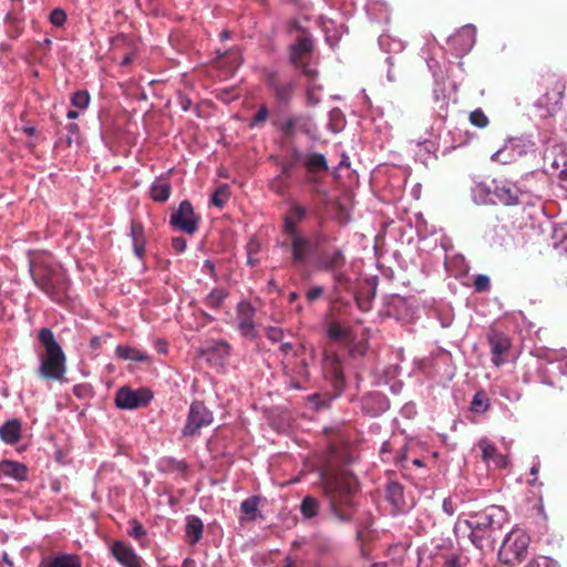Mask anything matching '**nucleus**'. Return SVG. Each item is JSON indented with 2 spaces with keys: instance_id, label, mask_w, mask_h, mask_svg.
Listing matches in <instances>:
<instances>
[{
  "instance_id": "obj_1",
  "label": "nucleus",
  "mask_w": 567,
  "mask_h": 567,
  "mask_svg": "<svg viewBox=\"0 0 567 567\" xmlns=\"http://www.w3.org/2000/svg\"><path fill=\"white\" fill-rule=\"evenodd\" d=\"M322 489L329 501L330 513L340 523H350L353 518L355 503L353 496L358 491L357 481L329 468L319 471Z\"/></svg>"
},
{
  "instance_id": "obj_2",
  "label": "nucleus",
  "mask_w": 567,
  "mask_h": 567,
  "mask_svg": "<svg viewBox=\"0 0 567 567\" xmlns=\"http://www.w3.org/2000/svg\"><path fill=\"white\" fill-rule=\"evenodd\" d=\"M507 522L506 509L503 506L492 505L481 512L471 513L464 520V525L470 529L468 538L477 549L492 551Z\"/></svg>"
},
{
  "instance_id": "obj_3",
  "label": "nucleus",
  "mask_w": 567,
  "mask_h": 567,
  "mask_svg": "<svg viewBox=\"0 0 567 567\" xmlns=\"http://www.w3.org/2000/svg\"><path fill=\"white\" fill-rule=\"evenodd\" d=\"M29 272L37 288L51 301L63 305L70 299L71 279L63 267L42 259H29Z\"/></svg>"
},
{
  "instance_id": "obj_4",
  "label": "nucleus",
  "mask_w": 567,
  "mask_h": 567,
  "mask_svg": "<svg viewBox=\"0 0 567 567\" xmlns=\"http://www.w3.org/2000/svg\"><path fill=\"white\" fill-rule=\"evenodd\" d=\"M537 85L539 96L536 102H534V111L537 112V115L544 121V126L540 127L545 132L542 142L549 144L551 137L548 133H551V128L554 127L553 117L561 107L566 85L559 75L555 73L542 75Z\"/></svg>"
},
{
  "instance_id": "obj_5",
  "label": "nucleus",
  "mask_w": 567,
  "mask_h": 567,
  "mask_svg": "<svg viewBox=\"0 0 567 567\" xmlns=\"http://www.w3.org/2000/svg\"><path fill=\"white\" fill-rule=\"evenodd\" d=\"M330 237L321 231L308 234L305 230L276 239V246L288 254V260L296 269L311 266L321 244H327Z\"/></svg>"
},
{
  "instance_id": "obj_6",
  "label": "nucleus",
  "mask_w": 567,
  "mask_h": 567,
  "mask_svg": "<svg viewBox=\"0 0 567 567\" xmlns=\"http://www.w3.org/2000/svg\"><path fill=\"white\" fill-rule=\"evenodd\" d=\"M38 340L44 349L38 354L39 377L47 380H62L66 372V358L62 347L55 340L53 331L50 328H41L38 331Z\"/></svg>"
},
{
  "instance_id": "obj_7",
  "label": "nucleus",
  "mask_w": 567,
  "mask_h": 567,
  "mask_svg": "<svg viewBox=\"0 0 567 567\" xmlns=\"http://www.w3.org/2000/svg\"><path fill=\"white\" fill-rule=\"evenodd\" d=\"M561 353L547 348H534V369L543 385L563 389L565 375L567 377V361H563Z\"/></svg>"
},
{
  "instance_id": "obj_8",
  "label": "nucleus",
  "mask_w": 567,
  "mask_h": 567,
  "mask_svg": "<svg viewBox=\"0 0 567 567\" xmlns=\"http://www.w3.org/2000/svg\"><path fill=\"white\" fill-rule=\"evenodd\" d=\"M532 543L530 535L522 528L515 527L504 537L498 550V559L506 565L523 561Z\"/></svg>"
},
{
  "instance_id": "obj_9",
  "label": "nucleus",
  "mask_w": 567,
  "mask_h": 567,
  "mask_svg": "<svg viewBox=\"0 0 567 567\" xmlns=\"http://www.w3.org/2000/svg\"><path fill=\"white\" fill-rule=\"evenodd\" d=\"M534 244H537L540 247V254L545 250L543 249V246H547L558 255L567 256V223L559 227H556L549 220L540 224L537 233H534Z\"/></svg>"
},
{
  "instance_id": "obj_10",
  "label": "nucleus",
  "mask_w": 567,
  "mask_h": 567,
  "mask_svg": "<svg viewBox=\"0 0 567 567\" xmlns=\"http://www.w3.org/2000/svg\"><path fill=\"white\" fill-rule=\"evenodd\" d=\"M214 422V413L203 401L195 400L190 403L186 422L182 429L184 437H196L200 435L203 427L209 426Z\"/></svg>"
},
{
  "instance_id": "obj_11",
  "label": "nucleus",
  "mask_w": 567,
  "mask_h": 567,
  "mask_svg": "<svg viewBox=\"0 0 567 567\" xmlns=\"http://www.w3.org/2000/svg\"><path fill=\"white\" fill-rule=\"evenodd\" d=\"M265 83L279 107L287 109L290 106L297 90V80H285L276 71H269L266 74Z\"/></svg>"
},
{
  "instance_id": "obj_12",
  "label": "nucleus",
  "mask_w": 567,
  "mask_h": 567,
  "mask_svg": "<svg viewBox=\"0 0 567 567\" xmlns=\"http://www.w3.org/2000/svg\"><path fill=\"white\" fill-rule=\"evenodd\" d=\"M154 394L148 388L133 390L127 385L118 388L114 395V404L121 410H137L147 406Z\"/></svg>"
},
{
  "instance_id": "obj_13",
  "label": "nucleus",
  "mask_w": 567,
  "mask_h": 567,
  "mask_svg": "<svg viewBox=\"0 0 567 567\" xmlns=\"http://www.w3.org/2000/svg\"><path fill=\"white\" fill-rule=\"evenodd\" d=\"M347 257L344 250L339 246H326L321 244L311 266L320 271H336L337 268H346Z\"/></svg>"
},
{
  "instance_id": "obj_14",
  "label": "nucleus",
  "mask_w": 567,
  "mask_h": 567,
  "mask_svg": "<svg viewBox=\"0 0 567 567\" xmlns=\"http://www.w3.org/2000/svg\"><path fill=\"white\" fill-rule=\"evenodd\" d=\"M308 214L309 208L306 205L296 200L289 203L287 212L281 216L278 237L303 231L301 223L308 217Z\"/></svg>"
},
{
  "instance_id": "obj_15",
  "label": "nucleus",
  "mask_w": 567,
  "mask_h": 567,
  "mask_svg": "<svg viewBox=\"0 0 567 567\" xmlns=\"http://www.w3.org/2000/svg\"><path fill=\"white\" fill-rule=\"evenodd\" d=\"M199 217L195 215L193 205L189 200H182L177 210L169 217V225L177 230L186 234H194L198 228Z\"/></svg>"
},
{
  "instance_id": "obj_16",
  "label": "nucleus",
  "mask_w": 567,
  "mask_h": 567,
  "mask_svg": "<svg viewBox=\"0 0 567 567\" xmlns=\"http://www.w3.org/2000/svg\"><path fill=\"white\" fill-rule=\"evenodd\" d=\"M493 196L496 197L497 202L511 206L518 204H530V195L528 192L522 190L516 184H503L498 185L493 181Z\"/></svg>"
},
{
  "instance_id": "obj_17",
  "label": "nucleus",
  "mask_w": 567,
  "mask_h": 567,
  "mask_svg": "<svg viewBox=\"0 0 567 567\" xmlns=\"http://www.w3.org/2000/svg\"><path fill=\"white\" fill-rule=\"evenodd\" d=\"M255 315L256 309L249 301L243 300L237 303V328L241 337L250 340H255L257 338V331L254 322Z\"/></svg>"
},
{
  "instance_id": "obj_18",
  "label": "nucleus",
  "mask_w": 567,
  "mask_h": 567,
  "mask_svg": "<svg viewBox=\"0 0 567 567\" xmlns=\"http://www.w3.org/2000/svg\"><path fill=\"white\" fill-rule=\"evenodd\" d=\"M360 408L363 414L378 417L390 409V400L384 393L372 391L361 396Z\"/></svg>"
},
{
  "instance_id": "obj_19",
  "label": "nucleus",
  "mask_w": 567,
  "mask_h": 567,
  "mask_svg": "<svg viewBox=\"0 0 567 567\" xmlns=\"http://www.w3.org/2000/svg\"><path fill=\"white\" fill-rule=\"evenodd\" d=\"M476 29L472 24L462 27L449 38V43L460 55L468 53L475 43Z\"/></svg>"
},
{
  "instance_id": "obj_20",
  "label": "nucleus",
  "mask_w": 567,
  "mask_h": 567,
  "mask_svg": "<svg viewBox=\"0 0 567 567\" xmlns=\"http://www.w3.org/2000/svg\"><path fill=\"white\" fill-rule=\"evenodd\" d=\"M272 125L280 131V133L287 137H292L297 130H300L303 133H308L309 130L307 127V121L303 115L295 114L287 118L276 117L272 120Z\"/></svg>"
},
{
  "instance_id": "obj_21",
  "label": "nucleus",
  "mask_w": 567,
  "mask_h": 567,
  "mask_svg": "<svg viewBox=\"0 0 567 567\" xmlns=\"http://www.w3.org/2000/svg\"><path fill=\"white\" fill-rule=\"evenodd\" d=\"M488 343L492 351V362L499 367L504 363V354L511 348L509 339L497 330H491L487 334Z\"/></svg>"
},
{
  "instance_id": "obj_22",
  "label": "nucleus",
  "mask_w": 567,
  "mask_h": 567,
  "mask_svg": "<svg viewBox=\"0 0 567 567\" xmlns=\"http://www.w3.org/2000/svg\"><path fill=\"white\" fill-rule=\"evenodd\" d=\"M39 567H82V560L76 554L53 551L42 557Z\"/></svg>"
},
{
  "instance_id": "obj_23",
  "label": "nucleus",
  "mask_w": 567,
  "mask_h": 567,
  "mask_svg": "<svg viewBox=\"0 0 567 567\" xmlns=\"http://www.w3.org/2000/svg\"><path fill=\"white\" fill-rule=\"evenodd\" d=\"M323 373L326 378L331 379L334 388H341L344 383L343 367L340 358L336 353L326 352L323 355Z\"/></svg>"
},
{
  "instance_id": "obj_24",
  "label": "nucleus",
  "mask_w": 567,
  "mask_h": 567,
  "mask_svg": "<svg viewBox=\"0 0 567 567\" xmlns=\"http://www.w3.org/2000/svg\"><path fill=\"white\" fill-rule=\"evenodd\" d=\"M114 558L124 567H141V558L132 546L124 542L116 540L111 547Z\"/></svg>"
},
{
  "instance_id": "obj_25",
  "label": "nucleus",
  "mask_w": 567,
  "mask_h": 567,
  "mask_svg": "<svg viewBox=\"0 0 567 567\" xmlns=\"http://www.w3.org/2000/svg\"><path fill=\"white\" fill-rule=\"evenodd\" d=\"M28 472L27 465L21 462L12 460L0 461V480L10 478L16 482H24L28 480Z\"/></svg>"
},
{
  "instance_id": "obj_26",
  "label": "nucleus",
  "mask_w": 567,
  "mask_h": 567,
  "mask_svg": "<svg viewBox=\"0 0 567 567\" xmlns=\"http://www.w3.org/2000/svg\"><path fill=\"white\" fill-rule=\"evenodd\" d=\"M385 499L394 513L403 512L406 505L403 485L395 481H389L385 485Z\"/></svg>"
},
{
  "instance_id": "obj_27",
  "label": "nucleus",
  "mask_w": 567,
  "mask_h": 567,
  "mask_svg": "<svg viewBox=\"0 0 567 567\" xmlns=\"http://www.w3.org/2000/svg\"><path fill=\"white\" fill-rule=\"evenodd\" d=\"M22 422L12 417L0 426V440L8 445H16L21 440Z\"/></svg>"
},
{
  "instance_id": "obj_28",
  "label": "nucleus",
  "mask_w": 567,
  "mask_h": 567,
  "mask_svg": "<svg viewBox=\"0 0 567 567\" xmlns=\"http://www.w3.org/2000/svg\"><path fill=\"white\" fill-rule=\"evenodd\" d=\"M312 49L313 41L310 37L305 35L298 38L296 42L290 45L289 62L291 63V65H301L302 55L310 53Z\"/></svg>"
},
{
  "instance_id": "obj_29",
  "label": "nucleus",
  "mask_w": 567,
  "mask_h": 567,
  "mask_svg": "<svg viewBox=\"0 0 567 567\" xmlns=\"http://www.w3.org/2000/svg\"><path fill=\"white\" fill-rule=\"evenodd\" d=\"M203 353L208 361L223 363L230 354V346L224 340L213 341L204 348Z\"/></svg>"
},
{
  "instance_id": "obj_30",
  "label": "nucleus",
  "mask_w": 567,
  "mask_h": 567,
  "mask_svg": "<svg viewBox=\"0 0 567 567\" xmlns=\"http://www.w3.org/2000/svg\"><path fill=\"white\" fill-rule=\"evenodd\" d=\"M130 236L133 243V252L138 259H143L145 256L146 236L145 229L142 223L132 220Z\"/></svg>"
},
{
  "instance_id": "obj_31",
  "label": "nucleus",
  "mask_w": 567,
  "mask_h": 567,
  "mask_svg": "<svg viewBox=\"0 0 567 567\" xmlns=\"http://www.w3.org/2000/svg\"><path fill=\"white\" fill-rule=\"evenodd\" d=\"M172 192V185L167 176L161 175L155 178L150 187V196L156 203L168 200Z\"/></svg>"
},
{
  "instance_id": "obj_32",
  "label": "nucleus",
  "mask_w": 567,
  "mask_h": 567,
  "mask_svg": "<svg viewBox=\"0 0 567 567\" xmlns=\"http://www.w3.org/2000/svg\"><path fill=\"white\" fill-rule=\"evenodd\" d=\"M302 164L307 174L326 173L329 169L327 158L318 152L308 153L302 157Z\"/></svg>"
},
{
  "instance_id": "obj_33",
  "label": "nucleus",
  "mask_w": 567,
  "mask_h": 567,
  "mask_svg": "<svg viewBox=\"0 0 567 567\" xmlns=\"http://www.w3.org/2000/svg\"><path fill=\"white\" fill-rule=\"evenodd\" d=\"M203 532H204L203 520L196 515H187L185 533H186L188 544L189 545L197 544L203 537Z\"/></svg>"
},
{
  "instance_id": "obj_34",
  "label": "nucleus",
  "mask_w": 567,
  "mask_h": 567,
  "mask_svg": "<svg viewBox=\"0 0 567 567\" xmlns=\"http://www.w3.org/2000/svg\"><path fill=\"white\" fill-rule=\"evenodd\" d=\"M305 183L309 186V190L312 195L317 196L321 200L326 202L329 198V190L327 189L322 177L319 174H307Z\"/></svg>"
},
{
  "instance_id": "obj_35",
  "label": "nucleus",
  "mask_w": 567,
  "mask_h": 567,
  "mask_svg": "<svg viewBox=\"0 0 567 567\" xmlns=\"http://www.w3.org/2000/svg\"><path fill=\"white\" fill-rule=\"evenodd\" d=\"M262 497L260 495H252L247 497L240 503V512L245 515L247 520L255 522L261 517L259 513V504Z\"/></svg>"
},
{
  "instance_id": "obj_36",
  "label": "nucleus",
  "mask_w": 567,
  "mask_h": 567,
  "mask_svg": "<svg viewBox=\"0 0 567 567\" xmlns=\"http://www.w3.org/2000/svg\"><path fill=\"white\" fill-rule=\"evenodd\" d=\"M4 25L7 35L12 40L18 39L24 30L23 19L14 12H8L6 14Z\"/></svg>"
},
{
  "instance_id": "obj_37",
  "label": "nucleus",
  "mask_w": 567,
  "mask_h": 567,
  "mask_svg": "<svg viewBox=\"0 0 567 567\" xmlns=\"http://www.w3.org/2000/svg\"><path fill=\"white\" fill-rule=\"evenodd\" d=\"M157 468L163 473H185L188 470V465L184 460L165 456L158 461Z\"/></svg>"
},
{
  "instance_id": "obj_38",
  "label": "nucleus",
  "mask_w": 567,
  "mask_h": 567,
  "mask_svg": "<svg viewBox=\"0 0 567 567\" xmlns=\"http://www.w3.org/2000/svg\"><path fill=\"white\" fill-rule=\"evenodd\" d=\"M115 353L120 359L130 360L135 362H147L150 361V357L141 352L140 350L132 348L130 346L120 344L115 349Z\"/></svg>"
},
{
  "instance_id": "obj_39",
  "label": "nucleus",
  "mask_w": 567,
  "mask_h": 567,
  "mask_svg": "<svg viewBox=\"0 0 567 567\" xmlns=\"http://www.w3.org/2000/svg\"><path fill=\"white\" fill-rule=\"evenodd\" d=\"M299 509L303 519L316 518L320 511V502L316 497L307 495L301 499Z\"/></svg>"
},
{
  "instance_id": "obj_40",
  "label": "nucleus",
  "mask_w": 567,
  "mask_h": 567,
  "mask_svg": "<svg viewBox=\"0 0 567 567\" xmlns=\"http://www.w3.org/2000/svg\"><path fill=\"white\" fill-rule=\"evenodd\" d=\"M493 189L484 183H478L472 188V198L476 204L487 205L495 204L492 198Z\"/></svg>"
},
{
  "instance_id": "obj_41",
  "label": "nucleus",
  "mask_w": 567,
  "mask_h": 567,
  "mask_svg": "<svg viewBox=\"0 0 567 567\" xmlns=\"http://www.w3.org/2000/svg\"><path fill=\"white\" fill-rule=\"evenodd\" d=\"M557 152H561V144L554 143L548 145L543 154V166L542 171L546 175H554L553 164H556L555 156Z\"/></svg>"
},
{
  "instance_id": "obj_42",
  "label": "nucleus",
  "mask_w": 567,
  "mask_h": 567,
  "mask_svg": "<svg viewBox=\"0 0 567 567\" xmlns=\"http://www.w3.org/2000/svg\"><path fill=\"white\" fill-rule=\"evenodd\" d=\"M480 447L482 450V458L486 463L493 462L496 466H501L503 464V456L498 453L497 447L487 442V441H481Z\"/></svg>"
},
{
  "instance_id": "obj_43",
  "label": "nucleus",
  "mask_w": 567,
  "mask_h": 567,
  "mask_svg": "<svg viewBox=\"0 0 567 567\" xmlns=\"http://www.w3.org/2000/svg\"><path fill=\"white\" fill-rule=\"evenodd\" d=\"M336 542L328 536L317 534L313 537V548L320 555H330L336 550Z\"/></svg>"
},
{
  "instance_id": "obj_44",
  "label": "nucleus",
  "mask_w": 567,
  "mask_h": 567,
  "mask_svg": "<svg viewBox=\"0 0 567 567\" xmlns=\"http://www.w3.org/2000/svg\"><path fill=\"white\" fill-rule=\"evenodd\" d=\"M228 295L229 293L226 289L215 288L206 296L204 303L206 307L217 310L223 306Z\"/></svg>"
},
{
  "instance_id": "obj_45",
  "label": "nucleus",
  "mask_w": 567,
  "mask_h": 567,
  "mask_svg": "<svg viewBox=\"0 0 567 567\" xmlns=\"http://www.w3.org/2000/svg\"><path fill=\"white\" fill-rule=\"evenodd\" d=\"M449 136L451 137V146L446 147L443 154H446L456 147L466 145L472 137V134H470L467 131L455 128L454 131L449 132Z\"/></svg>"
},
{
  "instance_id": "obj_46",
  "label": "nucleus",
  "mask_w": 567,
  "mask_h": 567,
  "mask_svg": "<svg viewBox=\"0 0 567 567\" xmlns=\"http://www.w3.org/2000/svg\"><path fill=\"white\" fill-rule=\"evenodd\" d=\"M350 331L339 322H331L327 328V336L331 341L343 342L349 338Z\"/></svg>"
},
{
  "instance_id": "obj_47",
  "label": "nucleus",
  "mask_w": 567,
  "mask_h": 567,
  "mask_svg": "<svg viewBox=\"0 0 567 567\" xmlns=\"http://www.w3.org/2000/svg\"><path fill=\"white\" fill-rule=\"evenodd\" d=\"M332 281H333V288L336 291L339 289L348 290L351 286V278L344 270V268H337L336 271H330Z\"/></svg>"
},
{
  "instance_id": "obj_48",
  "label": "nucleus",
  "mask_w": 567,
  "mask_h": 567,
  "mask_svg": "<svg viewBox=\"0 0 567 567\" xmlns=\"http://www.w3.org/2000/svg\"><path fill=\"white\" fill-rule=\"evenodd\" d=\"M488 408L489 399L487 394L483 390L477 391L471 401L470 410L473 413H484L485 411H487Z\"/></svg>"
},
{
  "instance_id": "obj_49",
  "label": "nucleus",
  "mask_w": 567,
  "mask_h": 567,
  "mask_svg": "<svg viewBox=\"0 0 567 567\" xmlns=\"http://www.w3.org/2000/svg\"><path fill=\"white\" fill-rule=\"evenodd\" d=\"M506 147H509L512 154H516V159L526 155L530 147V142L523 137L511 138Z\"/></svg>"
},
{
  "instance_id": "obj_50",
  "label": "nucleus",
  "mask_w": 567,
  "mask_h": 567,
  "mask_svg": "<svg viewBox=\"0 0 567 567\" xmlns=\"http://www.w3.org/2000/svg\"><path fill=\"white\" fill-rule=\"evenodd\" d=\"M230 196L229 186L226 184H223L218 186L215 192L213 193L210 197V204L223 208L225 204L227 203L228 198Z\"/></svg>"
},
{
  "instance_id": "obj_51",
  "label": "nucleus",
  "mask_w": 567,
  "mask_h": 567,
  "mask_svg": "<svg viewBox=\"0 0 567 567\" xmlns=\"http://www.w3.org/2000/svg\"><path fill=\"white\" fill-rule=\"evenodd\" d=\"M332 398L313 393L308 396V404L315 411H321L330 406Z\"/></svg>"
},
{
  "instance_id": "obj_52",
  "label": "nucleus",
  "mask_w": 567,
  "mask_h": 567,
  "mask_svg": "<svg viewBox=\"0 0 567 567\" xmlns=\"http://www.w3.org/2000/svg\"><path fill=\"white\" fill-rule=\"evenodd\" d=\"M491 159L493 162H498L501 164H508V163L516 161V154H512L509 151V147H506V145H505L503 148L496 151L491 156Z\"/></svg>"
},
{
  "instance_id": "obj_53",
  "label": "nucleus",
  "mask_w": 567,
  "mask_h": 567,
  "mask_svg": "<svg viewBox=\"0 0 567 567\" xmlns=\"http://www.w3.org/2000/svg\"><path fill=\"white\" fill-rule=\"evenodd\" d=\"M71 103L73 106L84 110L89 106L90 103V94L87 91H75L71 96Z\"/></svg>"
},
{
  "instance_id": "obj_54",
  "label": "nucleus",
  "mask_w": 567,
  "mask_h": 567,
  "mask_svg": "<svg viewBox=\"0 0 567 567\" xmlns=\"http://www.w3.org/2000/svg\"><path fill=\"white\" fill-rule=\"evenodd\" d=\"M470 122L478 128H484L488 125L489 120L481 109H476L470 113Z\"/></svg>"
},
{
  "instance_id": "obj_55",
  "label": "nucleus",
  "mask_w": 567,
  "mask_h": 567,
  "mask_svg": "<svg viewBox=\"0 0 567 567\" xmlns=\"http://www.w3.org/2000/svg\"><path fill=\"white\" fill-rule=\"evenodd\" d=\"M269 116V110L266 104H261L257 112L255 113L251 122L249 123L250 127H255L264 123Z\"/></svg>"
},
{
  "instance_id": "obj_56",
  "label": "nucleus",
  "mask_w": 567,
  "mask_h": 567,
  "mask_svg": "<svg viewBox=\"0 0 567 567\" xmlns=\"http://www.w3.org/2000/svg\"><path fill=\"white\" fill-rule=\"evenodd\" d=\"M476 292H486L491 289V280L486 275H477L473 282Z\"/></svg>"
},
{
  "instance_id": "obj_57",
  "label": "nucleus",
  "mask_w": 567,
  "mask_h": 567,
  "mask_svg": "<svg viewBox=\"0 0 567 567\" xmlns=\"http://www.w3.org/2000/svg\"><path fill=\"white\" fill-rule=\"evenodd\" d=\"M131 528L127 534L134 539H141L146 535V529L137 519H131L130 522Z\"/></svg>"
},
{
  "instance_id": "obj_58",
  "label": "nucleus",
  "mask_w": 567,
  "mask_h": 567,
  "mask_svg": "<svg viewBox=\"0 0 567 567\" xmlns=\"http://www.w3.org/2000/svg\"><path fill=\"white\" fill-rule=\"evenodd\" d=\"M555 162L556 164H553L554 174H559L563 168H567V154L565 145L561 144V152H557Z\"/></svg>"
},
{
  "instance_id": "obj_59",
  "label": "nucleus",
  "mask_w": 567,
  "mask_h": 567,
  "mask_svg": "<svg viewBox=\"0 0 567 567\" xmlns=\"http://www.w3.org/2000/svg\"><path fill=\"white\" fill-rule=\"evenodd\" d=\"M50 22L54 27H63L66 22V13L61 8H54L50 13Z\"/></svg>"
},
{
  "instance_id": "obj_60",
  "label": "nucleus",
  "mask_w": 567,
  "mask_h": 567,
  "mask_svg": "<svg viewBox=\"0 0 567 567\" xmlns=\"http://www.w3.org/2000/svg\"><path fill=\"white\" fill-rule=\"evenodd\" d=\"M65 130L68 132V135L65 137V143L68 146H71L74 141V137L79 138V136H80V127L75 123H69L65 126Z\"/></svg>"
},
{
  "instance_id": "obj_61",
  "label": "nucleus",
  "mask_w": 567,
  "mask_h": 567,
  "mask_svg": "<svg viewBox=\"0 0 567 567\" xmlns=\"http://www.w3.org/2000/svg\"><path fill=\"white\" fill-rule=\"evenodd\" d=\"M442 567H464L461 563V556L455 553L444 555Z\"/></svg>"
},
{
  "instance_id": "obj_62",
  "label": "nucleus",
  "mask_w": 567,
  "mask_h": 567,
  "mask_svg": "<svg viewBox=\"0 0 567 567\" xmlns=\"http://www.w3.org/2000/svg\"><path fill=\"white\" fill-rule=\"evenodd\" d=\"M92 389L89 384H76L73 386V394L79 399H85L91 395Z\"/></svg>"
},
{
  "instance_id": "obj_63",
  "label": "nucleus",
  "mask_w": 567,
  "mask_h": 567,
  "mask_svg": "<svg viewBox=\"0 0 567 567\" xmlns=\"http://www.w3.org/2000/svg\"><path fill=\"white\" fill-rule=\"evenodd\" d=\"M323 295V288L321 286H313L307 290L306 297L309 302H313L321 298Z\"/></svg>"
},
{
  "instance_id": "obj_64",
  "label": "nucleus",
  "mask_w": 567,
  "mask_h": 567,
  "mask_svg": "<svg viewBox=\"0 0 567 567\" xmlns=\"http://www.w3.org/2000/svg\"><path fill=\"white\" fill-rule=\"evenodd\" d=\"M534 567H558V564L547 556L534 558Z\"/></svg>"
}]
</instances>
